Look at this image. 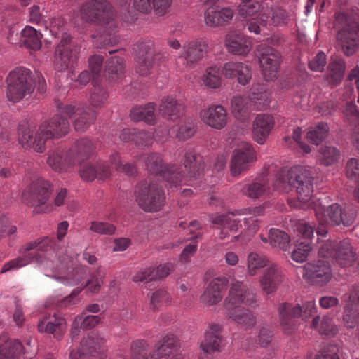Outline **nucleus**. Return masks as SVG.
Returning <instances> with one entry per match:
<instances>
[{"label": "nucleus", "instance_id": "obj_1", "mask_svg": "<svg viewBox=\"0 0 359 359\" xmlns=\"http://www.w3.org/2000/svg\"><path fill=\"white\" fill-rule=\"evenodd\" d=\"M69 130V123L67 118L56 114L41 123L35 135L27 123H22L18 127V141L22 147L33 149L36 152L45 151V144L48 140L60 139L65 136Z\"/></svg>", "mask_w": 359, "mask_h": 359}, {"label": "nucleus", "instance_id": "obj_2", "mask_svg": "<svg viewBox=\"0 0 359 359\" xmlns=\"http://www.w3.org/2000/svg\"><path fill=\"white\" fill-rule=\"evenodd\" d=\"M242 304L255 309L257 306L256 295L243 282L236 281L232 283L224 301L227 316L245 328L252 327L256 324V317L250 311L241 307Z\"/></svg>", "mask_w": 359, "mask_h": 359}, {"label": "nucleus", "instance_id": "obj_3", "mask_svg": "<svg viewBox=\"0 0 359 359\" xmlns=\"http://www.w3.org/2000/svg\"><path fill=\"white\" fill-rule=\"evenodd\" d=\"M19 252L22 256L6 263L0 271L1 273L20 269L31 262L43 264L46 268L55 269L54 261L51 259L56 255L55 242L48 237L25 243L20 248Z\"/></svg>", "mask_w": 359, "mask_h": 359}, {"label": "nucleus", "instance_id": "obj_4", "mask_svg": "<svg viewBox=\"0 0 359 359\" xmlns=\"http://www.w3.org/2000/svg\"><path fill=\"white\" fill-rule=\"evenodd\" d=\"M313 177L311 171L302 165L291 168L288 171H280L276 176L274 189L279 191H286L290 187H296L297 198L302 203H309L313 206Z\"/></svg>", "mask_w": 359, "mask_h": 359}, {"label": "nucleus", "instance_id": "obj_5", "mask_svg": "<svg viewBox=\"0 0 359 359\" xmlns=\"http://www.w3.org/2000/svg\"><path fill=\"white\" fill-rule=\"evenodd\" d=\"M80 15L86 22L97 25H109L100 40L104 46H112L118 42V36L116 34V27L113 23L115 17L114 11L107 0H90L83 4L80 9Z\"/></svg>", "mask_w": 359, "mask_h": 359}, {"label": "nucleus", "instance_id": "obj_6", "mask_svg": "<svg viewBox=\"0 0 359 359\" xmlns=\"http://www.w3.org/2000/svg\"><path fill=\"white\" fill-rule=\"evenodd\" d=\"M134 195L138 206L147 212L159 211L165 204L164 191L155 182H140L135 188Z\"/></svg>", "mask_w": 359, "mask_h": 359}, {"label": "nucleus", "instance_id": "obj_7", "mask_svg": "<svg viewBox=\"0 0 359 359\" xmlns=\"http://www.w3.org/2000/svg\"><path fill=\"white\" fill-rule=\"evenodd\" d=\"M6 82V97L13 102H18L31 95L34 89L31 78V71L23 67H17L10 72Z\"/></svg>", "mask_w": 359, "mask_h": 359}, {"label": "nucleus", "instance_id": "obj_8", "mask_svg": "<svg viewBox=\"0 0 359 359\" xmlns=\"http://www.w3.org/2000/svg\"><path fill=\"white\" fill-rule=\"evenodd\" d=\"M314 300L306 302L302 306L299 304L283 303L278 306L280 326L287 334H290L297 326V318L306 320L316 312Z\"/></svg>", "mask_w": 359, "mask_h": 359}, {"label": "nucleus", "instance_id": "obj_9", "mask_svg": "<svg viewBox=\"0 0 359 359\" xmlns=\"http://www.w3.org/2000/svg\"><path fill=\"white\" fill-rule=\"evenodd\" d=\"M322 201L321 198H317V201H313V206L311 208L315 211V215L320 225L343 224L344 226H348L353 224L355 218L354 211L343 210L337 203L332 204L325 209Z\"/></svg>", "mask_w": 359, "mask_h": 359}, {"label": "nucleus", "instance_id": "obj_10", "mask_svg": "<svg viewBox=\"0 0 359 359\" xmlns=\"http://www.w3.org/2000/svg\"><path fill=\"white\" fill-rule=\"evenodd\" d=\"M147 169L149 172L161 175L170 185L177 187L185 180L182 166L177 165H164L159 154L151 153L145 158Z\"/></svg>", "mask_w": 359, "mask_h": 359}, {"label": "nucleus", "instance_id": "obj_11", "mask_svg": "<svg viewBox=\"0 0 359 359\" xmlns=\"http://www.w3.org/2000/svg\"><path fill=\"white\" fill-rule=\"evenodd\" d=\"M53 191L51 184L45 180L39 179L32 182L22 194V201L27 205L34 207L36 212L49 210L46 203Z\"/></svg>", "mask_w": 359, "mask_h": 359}, {"label": "nucleus", "instance_id": "obj_12", "mask_svg": "<svg viewBox=\"0 0 359 359\" xmlns=\"http://www.w3.org/2000/svg\"><path fill=\"white\" fill-rule=\"evenodd\" d=\"M318 255L335 262L342 267L350 266L356 259L355 253L348 240L339 243L327 241L323 243L319 249Z\"/></svg>", "mask_w": 359, "mask_h": 359}, {"label": "nucleus", "instance_id": "obj_13", "mask_svg": "<svg viewBox=\"0 0 359 359\" xmlns=\"http://www.w3.org/2000/svg\"><path fill=\"white\" fill-rule=\"evenodd\" d=\"M259 62L264 79L273 81L278 76L281 62L280 54L273 48L259 45L257 49Z\"/></svg>", "mask_w": 359, "mask_h": 359}, {"label": "nucleus", "instance_id": "obj_14", "mask_svg": "<svg viewBox=\"0 0 359 359\" xmlns=\"http://www.w3.org/2000/svg\"><path fill=\"white\" fill-rule=\"evenodd\" d=\"M208 44L202 39H196L184 43L177 58V65L180 62L184 68H193L208 52Z\"/></svg>", "mask_w": 359, "mask_h": 359}, {"label": "nucleus", "instance_id": "obj_15", "mask_svg": "<svg viewBox=\"0 0 359 359\" xmlns=\"http://www.w3.org/2000/svg\"><path fill=\"white\" fill-rule=\"evenodd\" d=\"M256 160V152L252 146L248 142H241L232 154L230 165L232 175H239L242 172L247 170Z\"/></svg>", "mask_w": 359, "mask_h": 359}, {"label": "nucleus", "instance_id": "obj_16", "mask_svg": "<svg viewBox=\"0 0 359 359\" xmlns=\"http://www.w3.org/2000/svg\"><path fill=\"white\" fill-rule=\"evenodd\" d=\"M60 109L72 120L74 129L78 132L86 130L96 118L95 111L88 107H75L67 104L60 107Z\"/></svg>", "mask_w": 359, "mask_h": 359}, {"label": "nucleus", "instance_id": "obj_17", "mask_svg": "<svg viewBox=\"0 0 359 359\" xmlns=\"http://www.w3.org/2000/svg\"><path fill=\"white\" fill-rule=\"evenodd\" d=\"M330 262L323 258L304 267L303 276L312 285H323L331 278Z\"/></svg>", "mask_w": 359, "mask_h": 359}, {"label": "nucleus", "instance_id": "obj_18", "mask_svg": "<svg viewBox=\"0 0 359 359\" xmlns=\"http://www.w3.org/2000/svg\"><path fill=\"white\" fill-rule=\"evenodd\" d=\"M79 51V48L72 44V38L65 34L55 50V65L58 71L67 69L72 65Z\"/></svg>", "mask_w": 359, "mask_h": 359}, {"label": "nucleus", "instance_id": "obj_19", "mask_svg": "<svg viewBox=\"0 0 359 359\" xmlns=\"http://www.w3.org/2000/svg\"><path fill=\"white\" fill-rule=\"evenodd\" d=\"M359 24L357 22H346L337 34V41L345 55L354 54L358 47Z\"/></svg>", "mask_w": 359, "mask_h": 359}, {"label": "nucleus", "instance_id": "obj_20", "mask_svg": "<svg viewBox=\"0 0 359 359\" xmlns=\"http://www.w3.org/2000/svg\"><path fill=\"white\" fill-rule=\"evenodd\" d=\"M200 117L203 123L215 130L224 128L229 120L226 109L220 104H211L202 109Z\"/></svg>", "mask_w": 359, "mask_h": 359}, {"label": "nucleus", "instance_id": "obj_21", "mask_svg": "<svg viewBox=\"0 0 359 359\" xmlns=\"http://www.w3.org/2000/svg\"><path fill=\"white\" fill-rule=\"evenodd\" d=\"M94 149L91 140L86 138L77 140L67 152L69 165L76 166L81 164L92 156Z\"/></svg>", "mask_w": 359, "mask_h": 359}, {"label": "nucleus", "instance_id": "obj_22", "mask_svg": "<svg viewBox=\"0 0 359 359\" xmlns=\"http://www.w3.org/2000/svg\"><path fill=\"white\" fill-rule=\"evenodd\" d=\"M222 72L226 79H236L238 83L242 86L247 85L252 78L250 67L241 62H225L222 67Z\"/></svg>", "mask_w": 359, "mask_h": 359}, {"label": "nucleus", "instance_id": "obj_23", "mask_svg": "<svg viewBox=\"0 0 359 359\" xmlns=\"http://www.w3.org/2000/svg\"><path fill=\"white\" fill-rule=\"evenodd\" d=\"M283 280V271L277 264H271L266 267L259 278L262 290L266 294L273 293Z\"/></svg>", "mask_w": 359, "mask_h": 359}, {"label": "nucleus", "instance_id": "obj_24", "mask_svg": "<svg viewBox=\"0 0 359 359\" xmlns=\"http://www.w3.org/2000/svg\"><path fill=\"white\" fill-rule=\"evenodd\" d=\"M105 342L104 338L92 332L86 339L82 340L81 347L78 351L72 350L70 351L69 358L71 359H78L84 355L95 356V353L103 351V346Z\"/></svg>", "mask_w": 359, "mask_h": 359}, {"label": "nucleus", "instance_id": "obj_25", "mask_svg": "<svg viewBox=\"0 0 359 359\" xmlns=\"http://www.w3.org/2000/svg\"><path fill=\"white\" fill-rule=\"evenodd\" d=\"M226 285V280L223 277L212 279L205 287L201 301L207 306H212L219 303L223 298Z\"/></svg>", "mask_w": 359, "mask_h": 359}, {"label": "nucleus", "instance_id": "obj_26", "mask_svg": "<svg viewBox=\"0 0 359 359\" xmlns=\"http://www.w3.org/2000/svg\"><path fill=\"white\" fill-rule=\"evenodd\" d=\"M221 330L222 326L219 324L210 325L200 345L203 353L212 354L222 351L223 338L221 335Z\"/></svg>", "mask_w": 359, "mask_h": 359}, {"label": "nucleus", "instance_id": "obj_27", "mask_svg": "<svg viewBox=\"0 0 359 359\" xmlns=\"http://www.w3.org/2000/svg\"><path fill=\"white\" fill-rule=\"evenodd\" d=\"M213 224L220 229L219 238L222 240L236 233L241 227V220L236 217L233 212H228L214 217L212 219Z\"/></svg>", "mask_w": 359, "mask_h": 359}, {"label": "nucleus", "instance_id": "obj_28", "mask_svg": "<svg viewBox=\"0 0 359 359\" xmlns=\"http://www.w3.org/2000/svg\"><path fill=\"white\" fill-rule=\"evenodd\" d=\"M344 302H346L344 307L343 317L344 325L346 327L353 328L359 323V292L353 291L350 294H345L343 297Z\"/></svg>", "mask_w": 359, "mask_h": 359}, {"label": "nucleus", "instance_id": "obj_29", "mask_svg": "<svg viewBox=\"0 0 359 359\" xmlns=\"http://www.w3.org/2000/svg\"><path fill=\"white\" fill-rule=\"evenodd\" d=\"M273 117L268 114H258L252 123V137L255 142L262 144L274 126Z\"/></svg>", "mask_w": 359, "mask_h": 359}, {"label": "nucleus", "instance_id": "obj_30", "mask_svg": "<svg viewBox=\"0 0 359 359\" xmlns=\"http://www.w3.org/2000/svg\"><path fill=\"white\" fill-rule=\"evenodd\" d=\"M37 327L39 332L52 334L55 338L60 339L65 332L66 320L56 315L46 316L38 323Z\"/></svg>", "mask_w": 359, "mask_h": 359}, {"label": "nucleus", "instance_id": "obj_31", "mask_svg": "<svg viewBox=\"0 0 359 359\" xmlns=\"http://www.w3.org/2000/svg\"><path fill=\"white\" fill-rule=\"evenodd\" d=\"M138 47L139 53L136 60L135 71L140 75L146 76L149 74L154 65L153 44L151 42H148L147 44L141 43Z\"/></svg>", "mask_w": 359, "mask_h": 359}, {"label": "nucleus", "instance_id": "obj_32", "mask_svg": "<svg viewBox=\"0 0 359 359\" xmlns=\"http://www.w3.org/2000/svg\"><path fill=\"white\" fill-rule=\"evenodd\" d=\"M81 177L86 181H93L95 178L105 180L111 175V169L109 162H99L96 165L85 164L79 170Z\"/></svg>", "mask_w": 359, "mask_h": 359}, {"label": "nucleus", "instance_id": "obj_33", "mask_svg": "<svg viewBox=\"0 0 359 359\" xmlns=\"http://www.w3.org/2000/svg\"><path fill=\"white\" fill-rule=\"evenodd\" d=\"M233 11L230 8L210 6L204 13L205 22L208 26L222 25L232 19Z\"/></svg>", "mask_w": 359, "mask_h": 359}, {"label": "nucleus", "instance_id": "obj_34", "mask_svg": "<svg viewBox=\"0 0 359 359\" xmlns=\"http://www.w3.org/2000/svg\"><path fill=\"white\" fill-rule=\"evenodd\" d=\"M183 110V105L172 96L162 99L158 107V111L162 117L170 121L179 118L182 115Z\"/></svg>", "mask_w": 359, "mask_h": 359}, {"label": "nucleus", "instance_id": "obj_35", "mask_svg": "<svg viewBox=\"0 0 359 359\" xmlns=\"http://www.w3.org/2000/svg\"><path fill=\"white\" fill-rule=\"evenodd\" d=\"M260 240L264 243H269L273 248H278L283 251L288 250L290 238L285 231L271 228L266 236L259 235Z\"/></svg>", "mask_w": 359, "mask_h": 359}, {"label": "nucleus", "instance_id": "obj_36", "mask_svg": "<svg viewBox=\"0 0 359 359\" xmlns=\"http://www.w3.org/2000/svg\"><path fill=\"white\" fill-rule=\"evenodd\" d=\"M172 269V265L170 263L161 264L156 269L147 268L137 271L133 277V280L134 282H142L163 278L170 273Z\"/></svg>", "mask_w": 359, "mask_h": 359}, {"label": "nucleus", "instance_id": "obj_37", "mask_svg": "<svg viewBox=\"0 0 359 359\" xmlns=\"http://www.w3.org/2000/svg\"><path fill=\"white\" fill-rule=\"evenodd\" d=\"M184 157V168L187 171L188 177L196 178L203 170L202 156L198 154L193 148H187Z\"/></svg>", "mask_w": 359, "mask_h": 359}, {"label": "nucleus", "instance_id": "obj_38", "mask_svg": "<svg viewBox=\"0 0 359 359\" xmlns=\"http://www.w3.org/2000/svg\"><path fill=\"white\" fill-rule=\"evenodd\" d=\"M225 44L229 53L233 55H246L251 48L250 41L245 36L236 34H228Z\"/></svg>", "mask_w": 359, "mask_h": 359}, {"label": "nucleus", "instance_id": "obj_39", "mask_svg": "<svg viewBox=\"0 0 359 359\" xmlns=\"http://www.w3.org/2000/svg\"><path fill=\"white\" fill-rule=\"evenodd\" d=\"M172 0H134L135 8L143 13H149L152 8L156 14L163 15L170 6Z\"/></svg>", "mask_w": 359, "mask_h": 359}, {"label": "nucleus", "instance_id": "obj_40", "mask_svg": "<svg viewBox=\"0 0 359 359\" xmlns=\"http://www.w3.org/2000/svg\"><path fill=\"white\" fill-rule=\"evenodd\" d=\"M249 99L257 110H263L270 103V93L263 84H253L250 88Z\"/></svg>", "mask_w": 359, "mask_h": 359}, {"label": "nucleus", "instance_id": "obj_41", "mask_svg": "<svg viewBox=\"0 0 359 359\" xmlns=\"http://www.w3.org/2000/svg\"><path fill=\"white\" fill-rule=\"evenodd\" d=\"M47 164L53 170L57 172H67L69 168L75 166L69 165L67 159V152L65 153L60 149H57L48 153Z\"/></svg>", "mask_w": 359, "mask_h": 359}, {"label": "nucleus", "instance_id": "obj_42", "mask_svg": "<svg viewBox=\"0 0 359 359\" xmlns=\"http://www.w3.org/2000/svg\"><path fill=\"white\" fill-rule=\"evenodd\" d=\"M251 102L248 97L241 95L233 96L231 100V109L233 116L241 121H245L250 113Z\"/></svg>", "mask_w": 359, "mask_h": 359}, {"label": "nucleus", "instance_id": "obj_43", "mask_svg": "<svg viewBox=\"0 0 359 359\" xmlns=\"http://www.w3.org/2000/svg\"><path fill=\"white\" fill-rule=\"evenodd\" d=\"M269 190L268 181L265 177L255 179L251 183L244 185L240 191L243 195L256 199L262 197Z\"/></svg>", "mask_w": 359, "mask_h": 359}, {"label": "nucleus", "instance_id": "obj_44", "mask_svg": "<svg viewBox=\"0 0 359 359\" xmlns=\"http://www.w3.org/2000/svg\"><path fill=\"white\" fill-rule=\"evenodd\" d=\"M155 104L149 102L143 106H138L133 108L130 116L134 121H143L149 124H154L156 115L154 113Z\"/></svg>", "mask_w": 359, "mask_h": 359}, {"label": "nucleus", "instance_id": "obj_45", "mask_svg": "<svg viewBox=\"0 0 359 359\" xmlns=\"http://www.w3.org/2000/svg\"><path fill=\"white\" fill-rule=\"evenodd\" d=\"M269 265V260L266 256L255 252H250L248 255L246 260L247 275L255 276L262 269Z\"/></svg>", "mask_w": 359, "mask_h": 359}, {"label": "nucleus", "instance_id": "obj_46", "mask_svg": "<svg viewBox=\"0 0 359 359\" xmlns=\"http://www.w3.org/2000/svg\"><path fill=\"white\" fill-rule=\"evenodd\" d=\"M41 39V33L31 26H26L21 32V41L29 49L39 50L42 45Z\"/></svg>", "mask_w": 359, "mask_h": 359}, {"label": "nucleus", "instance_id": "obj_47", "mask_svg": "<svg viewBox=\"0 0 359 359\" xmlns=\"http://www.w3.org/2000/svg\"><path fill=\"white\" fill-rule=\"evenodd\" d=\"M130 359H159V357H156L154 351L150 350L146 341L137 340L130 345Z\"/></svg>", "mask_w": 359, "mask_h": 359}, {"label": "nucleus", "instance_id": "obj_48", "mask_svg": "<svg viewBox=\"0 0 359 359\" xmlns=\"http://www.w3.org/2000/svg\"><path fill=\"white\" fill-rule=\"evenodd\" d=\"M23 351V346L18 340H7L0 346V359H19Z\"/></svg>", "mask_w": 359, "mask_h": 359}, {"label": "nucleus", "instance_id": "obj_49", "mask_svg": "<svg viewBox=\"0 0 359 359\" xmlns=\"http://www.w3.org/2000/svg\"><path fill=\"white\" fill-rule=\"evenodd\" d=\"M222 68L219 66L208 67L202 76L203 83L208 88H218L222 84Z\"/></svg>", "mask_w": 359, "mask_h": 359}, {"label": "nucleus", "instance_id": "obj_50", "mask_svg": "<svg viewBox=\"0 0 359 359\" xmlns=\"http://www.w3.org/2000/svg\"><path fill=\"white\" fill-rule=\"evenodd\" d=\"M178 346V341L176 337L172 334H168L159 341L156 352V357L161 359L163 357L170 355L172 351Z\"/></svg>", "mask_w": 359, "mask_h": 359}, {"label": "nucleus", "instance_id": "obj_51", "mask_svg": "<svg viewBox=\"0 0 359 359\" xmlns=\"http://www.w3.org/2000/svg\"><path fill=\"white\" fill-rule=\"evenodd\" d=\"M340 156V151L337 147L325 145L319 150L318 160L321 165L329 166L337 163Z\"/></svg>", "mask_w": 359, "mask_h": 359}, {"label": "nucleus", "instance_id": "obj_52", "mask_svg": "<svg viewBox=\"0 0 359 359\" xmlns=\"http://www.w3.org/2000/svg\"><path fill=\"white\" fill-rule=\"evenodd\" d=\"M109 161L111 171L114 169L117 171L123 172L128 176H133L137 172L135 166L133 164L129 163L122 164V161L118 153H114L110 155Z\"/></svg>", "mask_w": 359, "mask_h": 359}, {"label": "nucleus", "instance_id": "obj_53", "mask_svg": "<svg viewBox=\"0 0 359 359\" xmlns=\"http://www.w3.org/2000/svg\"><path fill=\"white\" fill-rule=\"evenodd\" d=\"M124 65L123 59L114 56L106 62V72L109 79L116 81L123 73Z\"/></svg>", "mask_w": 359, "mask_h": 359}, {"label": "nucleus", "instance_id": "obj_54", "mask_svg": "<svg viewBox=\"0 0 359 359\" xmlns=\"http://www.w3.org/2000/svg\"><path fill=\"white\" fill-rule=\"evenodd\" d=\"M330 71L328 76L329 83L333 86H337L341 81L345 71L344 62L339 60H334L329 64Z\"/></svg>", "mask_w": 359, "mask_h": 359}, {"label": "nucleus", "instance_id": "obj_55", "mask_svg": "<svg viewBox=\"0 0 359 359\" xmlns=\"http://www.w3.org/2000/svg\"><path fill=\"white\" fill-rule=\"evenodd\" d=\"M328 131L329 128L326 123H318L309 128L306 137L313 144L318 145L327 137Z\"/></svg>", "mask_w": 359, "mask_h": 359}, {"label": "nucleus", "instance_id": "obj_56", "mask_svg": "<svg viewBox=\"0 0 359 359\" xmlns=\"http://www.w3.org/2000/svg\"><path fill=\"white\" fill-rule=\"evenodd\" d=\"M93 87L90 95V102L94 107H102L107 101L108 94L106 90L100 85V82L92 83Z\"/></svg>", "mask_w": 359, "mask_h": 359}, {"label": "nucleus", "instance_id": "obj_57", "mask_svg": "<svg viewBox=\"0 0 359 359\" xmlns=\"http://www.w3.org/2000/svg\"><path fill=\"white\" fill-rule=\"evenodd\" d=\"M286 17L287 13L285 10L280 8H273L269 11L268 15L262 14V22L263 26L266 25L268 22L276 26L284 22Z\"/></svg>", "mask_w": 359, "mask_h": 359}, {"label": "nucleus", "instance_id": "obj_58", "mask_svg": "<svg viewBox=\"0 0 359 359\" xmlns=\"http://www.w3.org/2000/svg\"><path fill=\"white\" fill-rule=\"evenodd\" d=\"M302 129L299 127L295 128L293 131L292 137H285L284 141L286 145L288 147H292L294 144L295 147H299L303 153L309 154L311 152V148L306 144L301 141Z\"/></svg>", "mask_w": 359, "mask_h": 359}, {"label": "nucleus", "instance_id": "obj_59", "mask_svg": "<svg viewBox=\"0 0 359 359\" xmlns=\"http://www.w3.org/2000/svg\"><path fill=\"white\" fill-rule=\"evenodd\" d=\"M170 303V297L164 289H158L150 296V304L153 309L162 306H167Z\"/></svg>", "mask_w": 359, "mask_h": 359}, {"label": "nucleus", "instance_id": "obj_60", "mask_svg": "<svg viewBox=\"0 0 359 359\" xmlns=\"http://www.w3.org/2000/svg\"><path fill=\"white\" fill-rule=\"evenodd\" d=\"M104 57L94 55L89 58V68L92 74V83L100 82Z\"/></svg>", "mask_w": 359, "mask_h": 359}, {"label": "nucleus", "instance_id": "obj_61", "mask_svg": "<svg viewBox=\"0 0 359 359\" xmlns=\"http://www.w3.org/2000/svg\"><path fill=\"white\" fill-rule=\"evenodd\" d=\"M312 250L311 242L302 241L297 245V249L293 250L291 254L292 260L297 262H303L306 261L309 253Z\"/></svg>", "mask_w": 359, "mask_h": 359}, {"label": "nucleus", "instance_id": "obj_62", "mask_svg": "<svg viewBox=\"0 0 359 359\" xmlns=\"http://www.w3.org/2000/svg\"><path fill=\"white\" fill-rule=\"evenodd\" d=\"M260 9V4L255 0H241L239 14L245 18L252 16Z\"/></svg>", "mask_w": 359, "mask_h": 359}, {"label": "nucleus", "instance_id": "obj_63", "mask_svg": "<svg viewBox=\"0 0 359 359\" xmlns=\"http://www.w3.org/2000/svg\"><path fill=\"white\" fill-rule=\"evenodd\" d=\"M195 131V125L193 121H184L179 125L176 137L180 140L184 141L192 137Z\"/></svg>", "mask_w": 359, "mask_h": 359}, {"label": "nucleus", "instance_id": "obj_64", "mask_svg": "<svg viewBox=\"0 0 359 359\" xmlns=\"http://www.w3.org/2000/svg\"><path fill=\"white\" fill-rule=\"evenodd\" d=\"M346 175L348 178L359 184V160L355 158L349 159L346 166Z\"/></svg>", "mask_w": 359, "mask_h": 359}]
</instances>
